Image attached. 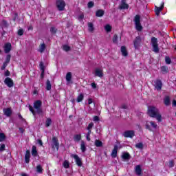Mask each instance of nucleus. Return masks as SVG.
Here are the masks:
<instances>
[{
  "label": "nucleus",
  "instance_id": "obj_1",
  "mask_svg": "<svg viewBox=\"0 0 176 176\" xmlns=\"http://www.w3.org/2000/svg\"><path fill=\"white\" fill-rule=\"evenodd\" d=\"M147 114L150 118H153L156 119L160 123L162 122V114L160 113V110L155 106H148Z\"/></svg>",
  "mask_w": 176,
  "mask_h": 176
},
{
  "label": "nucleus",
  "instance_id": "obj_2",
  "mask_svg": "<svg viewBox=\"0 0 176 176\" xmlns=\"http://www.w3.org/2000/svg\"><path fill=\"white\" fill-rule=\"evenodd\" d=\"M33 107L36 109V112L38 115H43V110L42 109V101L36 100L34 102Z\"/></svg>",
  "mask_w": 176,
  "mask_h": 176
},
{
  "label": "nucleus",
  "instance_id": "obj_3",
  "mask_svg": "<svg viewBox=\"0 0 176 176\" xmlns=\"http://www.w3.org/2000/svg\"><path fill=\"white\" fill-rule=\"evenodd\" d=\"M65 5H66L65 1H64V0H56V6L57 10L59 12H63L65 10Z\"/></svg>",
  "mask_w": 176,
  "mask_h": 176
},
{
  "label": "nucleus",
  "instance_id": "obj_4",
  "mask_svg": "<svg viewBox=\"0 0 176 176\" xmlns=\"http://www.w3.org/2000/svg\"><path fill=\"white\" fill-rule=\"evenodd\" d=\"M135 25L137 31H142V25H141V16L136 15L134 19Z\"/></svg>",
  "mask_w": 176,
  "mask_h": 176
},
{
  "label": "nucleus",
  "instance_id": "obj_5",
  "mask_svg": "<svg viewBox=\"0 0 176 176\" xmlns=\"http://www.w3.org/2000/svg\"><path fill=\"white\" fill-rule=\"evenodd\" d=\"M151 43L153 46V52L159 53V44H157V38L156 37H152Z\"/></svg>",
  "mask_w": 176,
  "mask_h": 176
},
{
  "label": "nucleus",
  "instance_id": "obj_6",
  "mask_svg": "<svg viewBox=\"0 0 176 176\" xmlns=\"http://www.w3.org/2000/svg\"><path fill=\"white\" fill-rule=\"evenodd\" d=\"M153 86L155 87V90H157V91H162V88L163 87V82H162V80H155L154 81Z\"/></svg>",
  "mask_w": 176,
  "mask_h": 176
},
{
  "label": "nucleus",
  "instance_id": "obj_7",
  "mask_svg": "<svg viewBox=\"0 0 176 176\" xmlns=\"http://www.w3.org/2000/svg\"><path fill=\"white\" fill-rule=\"evenodd\" d=\"M141 42H142V39L141 36H138L135 37V40L133 41V46L135 49H138L141 45Z\"/></svg>",
  "mask_w": 176,
  "mask_h": 176
},
{
  "label": "nucleus",
  "instance_id": "obj_8",
  "mask_svg": "<svg viewBox=\"0 0 176 176\" xmlns=\"http://www.w3.org/2000/svg\"><path fill=\"white\" fill-rule=\"evenodd\" d=\"M71 157H73V159H74L76 160V163L77 164V166H78V167H82V159H80V157H79V156L76 154H72L71 155Z\"/></svg>",
  "mask_w": 176,
  "mask_h": 176
},
{
  "label": "nucleus",
  "instance_id": "obj_9",
  "mask_svg": "<svg viewBox=\"0 0 176 176\" xmlns=\"http://www.w3.org/2000/svg\"><path fill=\"white\" fill-rule=\"evenodd\" d=\"M4 83L8 87L12 88L13 86H14V82H13V80L12 78L7 77L4 80Z\"/></svg>",
  "mask_w": 176,
  "mask_h": 176
},
{
  "label": "nucleus",
  "instance_id": "obj_10",
  "mask_svg": "<svg viewBox=\"0 0 176 176\" xmlns=\"http://www.w3.org/2000/svg\"><path fill=\"white\" fill-rule=\"evenodd\" d=\"M164 8V3H162L160 7L155 6V12L156 16H159V14H160V12H162V10H163Z\"/></svg>",
  "mask_w": 176,
  "mask_h": 176
},
{
  "label": "nucleus",
  "instance_id": "obj_11",
  "mask_svg": "<svg viewBox=\"0 0 176 176\" xmlns=\"http://www.w3.org/2000/svg\"><path fill=\"white\" fill-rule=\"evenodd\" d=\"M10 50H12V43H7L4 45V52L5 53H10Z\"/></svg>",
  "mask_w": 176,
  "mask_h": 176
},
{
  "label": "nucleus",
  "instance_id": "obj_12",
  "mask_svg": "<svg viewBox=\"0 0 176 176\" xmlns=\"http://www.w3.org/2000/svg\"><path fill=\"white\" fill-rule=\"evenodd\" d=\"M52 142L54 145L52 146V148H54V146L56 148V149L58 151V148L60 146V144H58V140L56 137L52 138Z\"/></svg>",
  "mask_w": 176,
  "mask_h": 176
},
{
  "label": "nucleus",
  "instance_id": "obj_13",
  "mask_svg": "<svg viewBox=\"0 0 176 176\" xmlns=\"http://www.w3.org/2000/svg\"><path fill=\"white\" fill-rule=\"evenodd\" d=\"M121 10L123 9H129V5L126 3V0L121 1V5L119 7Z\"/></svg>",
  "mask_w": 176,
  "mask_h": 176
},
{
  "label": "nucleus",
  "instance_id": "obj_14",
  "mask_svg": "<svg viewBox=\"0 0 176 176\" xmlns=\"http://www.w3.org/2000/svg\"><path fill=\"white\" fill-rule=\"evenodd\" d=\"M135 173L136 175H141L142 174V168H141V165H137L135 167Z\"/></svg>",
  "mask_w": 176,
  "mask_h": 176
},
{
  "label": "nucleus",
  "instance_id": "obj_15",
  "mask_svg": "<svg viewBox=\"0 0 176 176\" xmlns=\"http://www.w3.org/2000/svg\"><path fill=\"white\" fill-rule=\"evenodd\" d=\"M118 149H119V146L118 145L114 146V148L113 149L111 152V157L115 158L116 156H118Z\"/></svg>",
  "mask_w": 176,
  "mask_h": 176
},
{
  "label": "nucleus",
  "instance_id": "obj_16",
  "mask_svg": "<svg viewBox=\"0 0 176 176\" xmlns=\"http://www.w3.org/2000/svg\"><path fill=\"white\" fill-rule=\"evenodd\" d=\"M121 53L123 57H127L129 56V52H127V48H126V46L121 47Z\"/></svg>",
  "mask_w": 176,
  "mask_h": 176
},
{
  "label": "nucleus",
  "instance_id": "obj_17",
  "mask_svg": "<svg viewBox=\"0 0 176 176\" xmlns=\"http://www.w3.org/2000/svg\"><path fill=\"white\" fill-rule=\"evenodd\" d=\"M3 113L8 118L12 116V109L10 108H7V109H3Z\"/></svg>",
  "mask_w": 176,
  "mask_h": 176
},
{
  "label": "nucleus",
  "instance_id": "obj_18",
  "mask_svg": "<svg viewBox=\"0 0 176 176\" xmlns=\"http://www.w3.org/2000/svg\"><path fill=\"white\" fill-rule=\"evenodd\" d=\"M31 157V153L30 150H27L25 155V163H30V158Z\"/></svg>",
  "mask_w": 176,
  "mask_h": 176
},
{
  "label": "nucleus",
  "instance_id": "obj_19",
  "mask_svg": "<svg viewBox=\"0 0 176 176\" xmlns=\"http://www.w3.org/2000/svg\"><path fill=\"white\" fill-rule=\"evenodd\" d=\"M95 76H98L99 78H102V76H104V73H102V70L100 69H96Z\"/></svg>",
  "mask_w": 176,
  "mask_h": 176
},
{
  "label": "nucleus",
  "instance_id": "obj_20",
  "mask_svg": "<svg viewBox=\"0 0 176 176\" xmlns=\"http://www.w3.org/2000/svg\"><path fill=\"white\" fill-rule=\"evenodd\" d=\"M122 159H123V160H130V159H131V156L129 153H124L122 155Z\"/></svg>",
  "mask_w": 176,
  "mask_h": 176
},
{
  "label": "nucleus",
  "instance_id": "obj_21",
  "mask_svg": "<svg viewBox=\"0 0 176 176\" xmlns=\"http://www.w3.org/2000/svg\"><path fill=\"white\" fill-rule=\"evenodd\" d=\"M104 12L103 10H98L96 12V17H102L104 16Z\"/></svg>",
  "mask_w": 176,
  "mask_h": 176
},
{
  "label": "nucleus",
  "instance_id": "obj_22",
  "mask_svg": "<svg viewBox=\"0 0 176 176\" xmlns=\"http://www.w3.org/2000/svg\"><path fill=\"white\" fill-rule=\"evenodd\" d=\"M88 31L89 32H94V25L93 23H88Z\"/></svg>",
  "mask_w": 176,
  "mask_h": 176
},
{
  "label": "nucleus",
  "instance_id": "obj_23",
  "mask_svg": "<svg viewBox=\"0 0 176 176\" xmlns=\"http://www.w3.org/2000/svg\"><path fill=\"white\" fill-rule=\"evenodd\" d=\"M122 135L125 137V138H133L135 134L134 133H124Z\"/></svg>",
  "mask_w": 176,
  "mask_h": 176
},
{
  "label": "nucleus",
  "instance_id": "obj_24",
  "mask_svg": "<svg viewBox=\"0 0 176 176\" xmlns=\"http://www.w3.org/2000/svg\"><path fill=\"white\" fill-rule=\"evenodd\" d=\"M80 149L82 153H85V151H86V144L85 143V141L82 140L80 144Z\"/></svg>",
  "mask_w": 176,
  "mask_h": 176
},
{
  "label": "nucleus",
  "instance_id": "obj_25",
  "mask_svg": "<svg viewBox=\"0 0 176 176\" xmlns=\"http://www.w3.org/2000/svg\"><path fill=\"white\" fill-rule=\"evenodd\" d=\"M32 155L34 157L38 155V151H36V146H35L32 147Z\"/></svg>",
  "mask_w": 176,
  "mask_h": 176
},
{
  "label": "nucleus",
  "instance_id": "obj_26",
  "mask_svg": "<svg viewBox=\"0 0 176 176\" xmlns=\"http://www.w3.org/2000/svg\"><path fill=\"white\" fill-rule=\"evenodd\" d=\"M164 103L166 107H168V105H170V96H166L164 98Z\"/></svg>",
  "mask_w": 176,
  "mask_h": 176
},
{
  "label": "nucleus",
  "instance_id": "obj_27",
  "mask_svg": "<svg viewBox=\"0 0 176 176\" xmlns=\"http://www.w3.org/2000/svg\"><path fill=\"white\" fill-rule=\"evenodd\" d=\"M6 141V135L3 133H0V142H5Z\"/></svg>",
  "mask_w": 176,
  "mask_h": 176
},
{
  "label": "nucleus",
  "instance_id": "obj_28",
  "mask_svg": "<svg viewBox=\"0 0 176 176\" xmlns=\"http://www.w3.org/2000/svg\"><path fill=\"white\" fill-rule=\"evenodd\" d=\"M74 140L76 142H79L82 140V135L80 134H77L74 136Z\"/></svg>",
  "mask_w": 176,
  "mask_h": 176
},
{
  "label": "nucleus",
  "instance_id": "obj_29",
  "mask_svg": "<svg viewBox=\"0 0 176 176\" xmlns=\"http://www.w3.org/2000/svg\"><path fill=\"white\" fill-rule=\"evenodd\" d=\"M46 90H52V84L50 83V80H47L46 81V87H45Z\"/></svg>",
  "mask_w": 176,
  "mask_h": 176
},
{
  "label": "nucleus",
  "instance_id": "obj_30",
  "mask_svg": "<svg viewBox=\"0 0 176 176\" xmlns=\"http://www.w3.org/2000/svg\"><path fill=\"white\" fill-rule=\"evenodd\" d=\"M95 146L97 148H101V146H102V142L98 140H95Z\"/></svg>",
  "mask_w": 176,
  "mask_h": 176
},
{
  "label": "nucleus",
  "instance_id": "obj_31",
  "mask_svg": "<svg viewBox=\"0 0 176 176\" xmlns=\"http://www.w3.org/2000/svg\"><path fill=\"white\" fill-rule=\"evenodd\" d=\"M72 79V73L71 72H68L67 74H66V80L67 82H70Z\"/></svg>",
  "mask_w": 176,
  "mask_h": 176
},
{
  "label": "nucleus",
  "instance_id": "obj_32",
  "mask_svg": "<svg viewBox=\"0 0 176 176\" xmlns=\"http://www.w3.org/2000/svg\"><path fill=\"white\" fill-rule=\"evenodd\" d=\"M161 72H162V74H167V72H168V68L167 67V66H162L161 67Z\"/></svg>",
  "mask_w": 176,
  "mask_h": 176
},
{
  "label": "nucleus",
  "instance_id": "obj_33",
  "mask_svg": "<svg viewBox=\"0 0 176 176\" xmlns=\"http://www.w3.org/2000/svg\"><path fill=\"white\" fill-rule=\"evenodd\" d=\"M45 49H46V45H45V43H43V44L40 46V47H39V49H38V52H39L40 53H43V52H45Z\"/></svg>",
  "mask_w": 176,
  "mask_h": 176
},
{
  "label": "nucleus",
  "instance_id": "obj_34",
  "mask_svg": "<svg viewBox=\"0 0 176 176\" xmlns=\"http://www.w3.org/2000/svg\"><path fill=\"white\" fill-rule=\"evenodd\" d=\"M104 30L107 32H111L112 31V26H111V25H106L104 26Z\"/></svg>",
  "mask_w": 176,
  "mask_h": 176
},
{
  "label": "nucleus",
  "instance_id": "obj_35",
  "mask_svg": "<svg viewBox=\"0 0 176 176\" xmlns=\"http://www.w3.org/2000/svg\"><path fill=\"white\" fill-rule=\"evenodd\" d=\"M83 98H85V96H83V94H80L77 97V102H81V101H83Z\"/></svg>",
  "mask_w": 176,
  "mask_h": 176
},
{
  "label": "nucleus",
  "instance_id": "obj_36",
  "mask_svg": "<svg viewBox=\"0 0 176 176\" xmlns=\"http://www.w3.org/2000/svg\"><path fill=\"white\" fill-rule=\"evenodd\" d=\"M135 148L138 149H144V144L142 142H140L135 144Z\"/></svg>",
  "mask_w": 176,
  "mask_h": 176
},
{
  "label": "nucleus",
  "instance_id": "obj_37",
  "mask_svg": "<svg viewBox=\"0 0 176 176\" xmlns=\"http://www.w3.org/2000/svg\"><path fill=\"white\" fill-rule=\"evenodd\" d=\"M2 25L4 27V28H8L9 27V23H8V21L5 19L2 21Z\"/></svg>",
  "mask_w": 176,
  "mask_h": 176
},
{
  "label": "nucleus",
  "instance_id": "obj_38",
  "mask_svg": "<svg viewBox=\"0 0 176 176\" xmlns=\"http://www.w3.org/2000/svg\"><path fill=\"white\" fill-rule=\"evenodd\" d=\"M42 171H43V169L42 168V166L38 165L36 166V172L39 173L40 174H42Z\"/></svg>",
  "mask_w": 176,
  "mask_h": 176
},
{
  "label": "nucleus",
  "instance_id": "obj_39",
  "mask_svg": "<svg viewBox=\"0 0 176 176\" xmlns=\"http://www.w3.org/2000/svg\"><path fill=\"white\" fill-rule=\"evenodd\" d=\"M29 109L30 111V112H32V113L34 115V116H36V111H35V110H34V107H32V106L29 105Z\"/></svg>",
  "mask_w": 176,
  "mask_h": 176
},
{
  "label": "nucleus",
  "instance_id": "obj_40",
  "mask_svg": "<svg viewBox=\"0 0 176 176\" xmlns=\"http://www.w3.org/2000/svg\"><path fill=\"white\" fill-rule=\"evenodd\" d=\"M52 124V119L50 118H47L46 121H45V126L47 127H49V126H50Z\"/></svg>",
  "mask_w": 176,
  "mask_h": 176
},
{
  "label": "nucleus",
  "instance_id": "obj_41",
  "mask_svg": "<svg viewBox=\"0 0 176 176\" xmlns=\"http://www.w3.org/2000/svg\"><path fill=\"white\" fill-rule=\"evenodd\" d=\"M11 57L12 56H10V54H8L6 57V61L4 63H6V64H9V63H10Z\"/></svg>",
  "mask_w": 176,
  "mask_h": 176
},
{
  "label": "nucleus",
  "instance_id": "obj_42",
  "mask_svg": "<svg viewBox=\"0 0 176 176\" xmlns=\"http://www.w3.org/2000/svg\"><path fill=\"white\" fill-rule=\"evenodd\" d=\"M78 21H83V19H85V14L83 13H81L77 17Z\"/></svg>",
  "mask_w": 176,
  "mask_h": 176
},
{
  "label": "nucleus",
  "instance_id": "obj_43",
  "mask_svg": "<svg viewBox=\"0 0 176 176\" xmlns=\"http://www.w3.org/2000/svg\"><path fill=\"white\" fill-rule=\"evenodd\" d=\"M39 67L41 72H45V65L43 64V62H40Z\"/></svg>",
  "mask_w": 176,
  "mask_h": 176
},
{
  "label": "nucleus",
  "instance_id": "obj_44",
  "mask_svg": "<svg viewBox=\"0 0 176 176\" xmlns=\"http://www.w3.org/2000/svg\"><path fill=\"white\" fill-rule=\"evenodd\" d=\"M63 167H65V168H69V162L65 160L63 162Z\"/></svg>",
  "mask_w": 176,
  "mask_h": 176
},
{
  "label": "nucleus",
  "instance_id": "obj_45",
  "mask_svg": "<svg viewBox=\"0 0 176 176\" xmlns=\"http://www.w3.org/2000/svg\"><path fill=\"white\" fill-rule=\"evenodd\" d=\"M63 50H65V52H69L71 50V47L67 45H63Z\"/></svg>",
  "mask_w": 176,
  "mask_h": 176
},
{
  "label": "nucleus",
  "instance_id": "obj_46",
  "mask_svg": "<svg viewBox=\"0 0 176 176\" xmlns=\"http://www.w3.org/2000/svg\"><path fill=\"white\" fill-rule=\"evenodd\" d=\"M50 31L52 34H56V32H57V28H56L55 27H52Z\"/></svg>",
  "mask_w": 176,
  "mask_h": 176
},
{
  "label": "nucleus",
  "instance_id": "obj_47",
  "mask_svg": "<svg viewBox=\"0 0 176 176\" xmlns=\"http://www.w3.org/2000/svg\"><path fill=\"white\" fill-rule=\"evenodd\" d=\"M151 126V127H153V129H157V124H156V123L153 121L150 122Z\"/></svg>",
  "mask_w": 176,
  "mask_h": 176
},
{
  "label": "nucleus",
  "instance_id": "obj_48",
  "mask_svg": "<svg viewBox=\"0 0 176 176\" xmlns=\"http://www.w3.org/2000/svg\"><path fill=\"white\" fill-rule=\"evenodd\" d=\"M165 61L166 64H171V58L168 56L165 57Z\"/></svg>",
  "mask_w": 176,
  "mask_h": 176
},
{
  "label": "nucleus",
  "instance_id": "obj_49",
  "mask_svg": "<svg viewBox=\"0 0 176 176\" xmlns=\"http://www.w3.org/2000/svg\"><path fill=\"white\" fill-rule=\"evenodd\" d=\"M93 126H94V124L92 122L89 123L87 127V129L89 130V133H91V129H93Z\"/></svg>",
  "mask_w": 176,
  "mask_h": 176
},
{
  "label": "nucleus",
  "instance_id": "obj_50",
  "mask_svg": "<svg viewBox=\"0 0 176 176\" xmlns=\"http://www.w3.org/2000/svg\"><path fill=\"white\" fill-rule=\"evenodd\" d=\"M87 6L89 8V9H91V8H93L94 6V2L93 1H89L87 4Z\"/></svg>",
  "mask_w": 176,
  "mask_h": 176
},
{
  "label": "nucleus",
  "instance_id": "obj_51",
  "mask_svg": "<svg viewBox=\"0 0 176 176\" xmlns=\"http://www.w3.org/2000/svg\"><path fill=\"white\" fill-rule=\"evenodd\" d=\"M113 43H118V34H115L113 37Z\"/></svg>",
  "mask_w": 176,
  "mask_h": 176
},
{
  "label": "nucleus",
  "instance_id": "obj_52",
  "mask_svg": "<svg viewBox=\"0 0 176 176\" xmlns=\"http://www.w3.org/2000/svg\"><path fill=\"white\" fill-rule=\"evenodd\" d=\"M18 35H19V36H21V35H24V30L19 29L18 30Z\"/></svg>",
  "mask_w": 176,
  "mask_h": 176
},
{
  "label": "nucleus",
  "instance_id": "obj_53",
  "mask_svg": "<svg viewBox=\"0 0 176 176\" xmlns=\"http://www.w3.org/2000/svg\"><path fill=\"white\" fill-rule=\"evenodd\" d=\"M0 152H3L5 151V144H0Z\"/></svg>",
  "mask_w": 176,
  "mask_h": 176
},
{
  "label": "nucleus",
  "instance_id": "obj_54",
  "mask_svg": "<svg viewBox=\"0 0 176 176\" xmlns=\"http://www.w3.org/2000/svg\"><path fill=\"white\" fill-rule=\"evenodd\" d=\"M19 19V14L17 12L14 13V17H13V21H16Z\"/></svg>",
  "mask_w": 176,
  "mask_h": 176
},
{
  "label": "nucleus",
  "instance_id": "obj_55",
  "mask_svg": "<svg viewBox=\"0 0 176 176\" xmlns=\"http://www.w3.org/2000/svg\"><path fill=\"white\" fill-rule=\"evenodd\" d=\"M8 66V63H6L5 62L3 63V65L1 67V70L3 71L6 69V67Z\"/></svg>",
  "mask_w": 176,
  "mask_h": 176
},
{
  "label": "nucleus",
  "instance_id": "obj_56",
  "mask_svg": "<svg viewBox=\"0 0 176 176\" xmlns=\"http://www.w3.org/2000/svg\"><path fill=\"white\" fill-rule=\"evenodd\" d=\"M173 166H174V161H173V160H170V161L169 162V165H168V166L171 168H173Z\"/></svg>",
  "mask_w": 176,
  "mask_h": 176
},
{
  "label": "nucleus",
  "instance_id": "obj_57",
  "mask_svg": "<svg viewBox=\"0 0 176 176\" xmlns=\"http://www.w3.org/2000/svg\"><path fill=\"white\" fill-rule=\"evenodd\" d=\"M98 120H100V118L97 116H95L94 117V122H98Z\"/></svg>",
  "mask_w": 176,
  "mask_h": 176
},
{
  "label": "nucleus",
  "instance_id": "obj_58",
  "mask_svg": "<svg viewBox=\"0 0 176 176\" xmlns=\"http://www.w3.org/2000/svg\"><path fill=\"white\" fill-rule=\"evenodd\" d=\"M37 142H38V144L41 146H43V142H42V140H41L38 139V140H37Z\"/></svg>",
  "mask_w": 176,
  "mask_h": 176
},
{
  "label": "nucleus",
  "instance_id": "obj_59",
  "mask_svg": "<svg viewBox=\"0 0 176 176\" xmlns=\"http://www.w3.org/2000/svg\"><path fill=\"white\" fill-rule=\"evenodd\" d=\"M91 85L93 89H97V84L96 82H92Z\"/></svg>",
  "mask_w": 176,
  "mask_h": 176
},
{
  "label": "nucleus",
  "instance_id": "obj_60",
  "mask_svg": "<svg viewBox=\"0 0 176 176\" xmlns=\"http://www.w3.org/2000/svg\"><path fill=\"white\" fill-rule=\"evenodd\" d=\"M5 76H10V72H9V70H7L5 74H4Z\"/></svg>",
  "mask_w": 176,
  "mask_h": 176
},
{
  "label": "nucleus",
  "instance_id": "obj_61",
  "mask_svg": "<svg viewBox=\"0 0 176 176\" xmlns=\"http://www.w3.org/2000/svg\"><path fill=\"white\" fill-rule=\"evenodd\" d=\"M90 104H93V99L91 98L88 99V104L90 105Z\"/></svg>",
  "mask_w": 176,
  "mask_h": 176
},
{
  "label": "nucleus",
  "instance_id": "obj_62",
  "mask_svg": "<svg viewBox=\"0 0 176 176\" xmlns=\"http://www.w3.org/2000/svg\"><path fill=\"white\" fill-rule=\"evenodd\" d=\"M122 109H127V106L126 104H122L121 106Z\"/></svg>",
  "mask_w": 176,
  "mask_h": 176
},
{
  "label": "nucleus",
  "instance_id": "obj_63",
  "mask_svg": "<svg viewBox=\"0 0 176 176\" xmlns=\"http://www.w3.org/2000/svg\"><path fill=\"white\" fill-rule=\"evenodd\" d=\"M87 140L88 141H90V133H87Z\"/></svg>",
  "mask_w": 176,
  "mask_h": 176
},
{
  "label": "nucleus",
  "instance_id": "obj_64",
  "mask_svg": "<svg viewBox=\"0 0 176 176\" xmlns=\"http://www.w3.org/2000/svg\"><path fill=\"white\" fill-rule=\"evenodd\" d=\"M172 104H173V107H176V100H173Z\"/></svg>",
  "mask_w": 176,
  "mask_h": 176
}]
</instances>
